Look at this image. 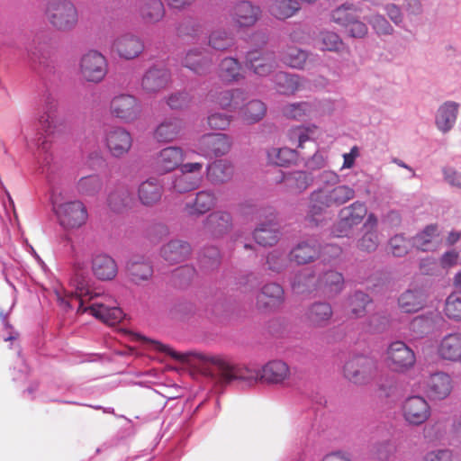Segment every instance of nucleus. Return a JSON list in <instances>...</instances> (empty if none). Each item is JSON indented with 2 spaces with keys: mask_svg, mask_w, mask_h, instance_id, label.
<instances>
[{
  "mask_svg": "<svg viewBox=\"0 0 461 461\" xmlns=\"http://www.w3.org/2000/svg\"><path fill=\"white\" fill-rule=\"evenodd\" d=\"M162 195V186L157 178L142 182L138 189V196L143 205L149 206L158 203Z\"/></svg>",
  "mask_w": 461,
  "mask_h": 461,
  "instance_id": "obj_32",
  "label": "nucleus"
},
{
  "mask_svg": "<svg viewBox=\"0 0 461 461\" xmlns=\"http://www.w3.org/2000/svg\"><path fill=\"white\" fill-rule=\"evenodd\" d=\"M232 175L233 166L227 160H216L207 167V178L213 185L228 182Z\"/></svg>",
  "mask_w": 461,
  "mask_h": 461,
  "instance_id": "obj_36",
  "label": "nucleus"
},
{
  "mask_svg": "<svg viewBox=\"0 0 461 461\" xmlns=\"http://www.w3.org/2000/svg\"><path fill=\"white\" fill-rule=\"evenodd\" d=\"M231 117L221 113H212L208 116V124L212 129L225 130L230 123Z\"/></svg>",
  "mask_w": 461,
  "mask_h": 461,
  "instance_id": "obj_64",
  "label": "nucleus"
},
{
  "mask_svg": "<svg viewBox=\"0 0 461 461\" xmlns=\"http://www.w3.org/2000/svg\"><path fill=\"white\" fill-rule=\"evenodd\" d=\"M220 77L225 82L238 81L242 77L241 65L234 58H225L220 64Z\"/></svg>",
  "mask_w": 461,
  "mask_h": 461,
  "instance_id": "obj_46",
  "label": "nucleus"
},
{
  "mask_svg": "<svg viewBox=\"0 0 461 461\" xmlns=\"http://www.w3.org/2000/svg\"><path fill=\"white\" fill-rule=\"evenodd\" d=\"M299 9L298 2L294 0H273L269 6L270 14L278 20L292 17Z\"/></svg>",
  "mask_w": 461,
  "mask_h": 461,
  "instance_id": "obj_44",
  "label": "nucleus"
},
{
  "mask_svg": "<svg viewBox=\"0 0 461 461\" xmlns=\"http://www.w3.org/2000/svg\"><path fill=\"white\" fill-rule=\"evenodd\" d=\"M131 194L127 187L122 186L112 192L108 196L109 207L114 212H121L130 205Z\"/></svg>",
  "mask_w": 461,
  "mask_h": 461,
  "instance_id": "obj_52",
  "label": "nucleus"
},
{
  "mask_svg": "<svg viewBox=\"0 0 461 461\" xmlns=\"http://www.w3.org/2000/svg\"><path fill=\"white\" fill-rule=\"evenodd\" d=\"M460 104L454 101H446L440 104L435 114V125L443 134L449 132L456 125Z\"/></svg>",
  "mask_w": 461,
  "mask_h": 461,
  "instance_id": "obj_21",
  "label": "nucleus"
},
{
  "mask_svg": "<svg viewBox=\"0 0 461 461\" xmlns=\"http://www.w3.org/2000/svg\"><path fill=\"white\" fill-rule=\"evenodd\" d=\"M191 252L190 245L182 240H171L161 249V256L170 264L184 261Z\"/></svg>",
  "mask_w": 461,
  "mask_h": 461,
  "instance_id": "obj_31",
  "label": "nucleus"
},
{
  "mask_svg": "<svg viewBox=\"0 0 461 461\" xmlns=\"http://www.w3.org/2000/svg\"><path fill=\"white\" fill-rule=\"evenodd\" d=\"M51 203L54 213L61 227L67 230L77 229L87 220L86 206L80 201H64L63 195L58 189L51 193Z\"/></svg>",
  "mask_w": 461,
  "mask_h": 461,
  "instance_id": "obj_6",
  "label": "nucleus"
},
{
  "mask_svg": "<svg viewBox=\"0 0 461 461\" xmlns=\"http://www.w3.org/2000/svg\"><path fill=\"white\" fill-rule=\"evenodd\" d=\"M230 138L222 133L205 134L198 141L199 153L205 158L223 156L230 151Z\"/></svg>",
  "mask_w": 461,
  "mask_h": 461,
  "instance_id": "obj_16",
  "label": "nucleus"
},
{
  "mask_svg": "<svg viewBox=\"0 0 461 461\" xmlns=\"http://www.w3.org/2000/svg\"><path fill=\"white\" fill-rule=\"evenodd\" d=\"M344 285L343 276L336 271L325 272L322 276L316 277L308 268L295 276L292 282L294 293H312L314 290H321L326 294H336L339 293Z\"/></svg>",
  "mask_w": 461,
  "mask_h": 461,
  "instance_id": "obj_5",
  "label": "nucleus"
},
{
  "mask_svg": "<svg viewBox=\"0 0 461 461\" xmlns=\"http://www.w3.org/2000/svg\"><path fill=\"white\" fill-rule=\"evenodd\" d=\"M44 14L50 24L60 32L73 30L78 22L77 9L70 0H48Z\"/></svg>",
  "mask_w": 461,
  "mask_h": 461,
  "instance_id": "obj_7",
  "label": "nucleus"
},
{
  "mask_svg": "<svg viewBox=\"0 0 461 461\" xmlns=\"http://www.w3.org/2000/svg\"><path fill=\"white\" fill-rule=\"evenodd\" d=\"M57 101L51 95L44 97V103L38 114L37 124L23 125L20 138L25 148L32 152L41 168L49 167L52 161V154L50 151V143L44 135L54 132L56 122Z\"/></svg>",
  "mask_w": 461,
  "mask_h": 461,
  "instance_id": "obj_3",
  "label": "nucleus"
},
{
  "mask_svg": "<svg viewBox=\"0 0 461 461\" xmlns=\"http://www.w3.org/2000/svg\"><path fill=\"white\" fill-rule=\"evenodd\" d=\"M143 50L144 44L141 40L131 33L118 36L112 45V50L125 59H131L138 57Z\"/></svg>",
  "mask_w": 461,
  "mask_h": 461,
  "instance_id": "obj_19",
  "label": "nucleus"
},
{
  "mask_svg": "<svg viewBox=\"0 0 461 461\" xmlns=\"http://www.w3.org/2000/svg\"><path fill=\"white\" fill-rule=\"evenodd\" d=\"M185 159V152L180 147L169 146L159 150L153 161L157 173L167 174L180 167Z\"/></svg>",
  "mask_w": 461,
  "mask_h": 461,
  "instance_id": "obj_18",
  "label": "nucleus"
},
{
  "mask_svg": "<svg viewBox=\"0 0 461 461\" xmlns=\"http://www.w3.org/2000/svg\"><path fill=\"white\" fill-rule=\"evenodd\" d=\"M127 271L131 281L136 284L149 279L153 273L149 263L144 260H131L127 264Z\"/></svg>",
  "mask_w": 461,
  "mask_h": 461,
  "instance_id": "obj_48",
  "label": "nucleus"
},
{
  "mask_svg": "<svg viewBox=\"0 0 461 461\" xmlns=\"http://www.w3.org/2000/svg\"><path fill=\"white\" fill-rule=\"evenodd\" d=\"M105 145L112 156L121 158L132 145L131 133L122 127H110L105 131Z\"/></svg>",
  "mask_w": 461,
  "mask_h": 461,
  "instance_id": "obj_17",
  "label": "nucleus"
},
{
  "mask_svg": "<svg viewBox=\"0 0 461 461\" xmlns=\"http://www.w3.org/2000/svg\"><path fill=\"white\" fill-rule=\"evenodd\" d=\"M439 319L438 312H431L427 316H417L411 322V330L417 334V337L428 333Z\"/></svg>",
  "mask_w": 461,
  "mask_h": 461,
  "instance_id": "obj_53",
  "label": "nucleus"
},
{
  "mask_svg": "<svg viewBox=\"0 0 461 461\" xmlns=\"http://www.w3.org/2000/svg\"><path fill=\"white\" fill-rule=\"evenodd\" d=\"M216 195L212 190H202L196 193L195 198L186 203L185 210L189 215H203L211 211L216 204Z\"/></svg>",
  "mask_w": 461,
  "mask_h": 461,
  "instance_id": "obj_28",
  "label": "nucleus"
},
{
  "mask_svg": "<svg viewBox=\"0 0 461 461\" xmlns=\"http://www.w3.org/2000/svg\"><path fill=\"white\" fill-rule=\"evenodd\" d=\"M366 21L379 37L392 35L394 32L391 23L380 14L370 15L366 18Z\"/></svg>",
  "mask_w": 461,
  "mask_h": 461,
  "instance_id": "obj_55",
  "label": "nucleus"
},
{
  "mask_svg": "<svg viewBox=\"0 0 461 461\" xmlns=\"http://www.w3.org/2000/svg\"><path fill=\"white\" fill-rule=\"evenodd\" d=\"M152 348L170 356L173 359L198 369L215 384L237 382L242 388L251 387L258 381L282 384L290 375L288 365L282 360L267 362L261 369L231 365L221 356L207 355L197 351L177 352L159 341L150 340Z\"/></svg>",
  "mask_w": 461,
  "mask_h": 461,
  "instance_id": "obj_1",
  "label": "nucleus"
},
{
  "mask_svg": "<svg viewBox=\"0 0 461 461\" xmlns=\"http://www.w3.org/2000/svg\"><path fill=\"white\" fill-rule=\"evenodd\" d=\"M444 312L449 319L461 321V293L454 292L447 296Z\"/></svg>",
  "mask_w": 461,
  "mask_h": 461,
  "instance_id": "obj_59",
  "label": "nucleus"
},
{
  "mask_svg": "<svg viewBox=\"0 0 461 461\" xmlns=\"http://www.w3.org/2000/svg\"><path fill=\"white\" fill-rule=\"evenodd\" d=\"M266 112L267 107L263 102L252 100L242 107L241 116L248 123H255L263 119Z\"/></svg>",
  "mask_w": 461,
  "mask_h": 461,
  "instance_id": "obj_50",
  "label": "nucleus"
},
{
  "mask_svg": "<svg viewBox=\"0 0 461 461\" xmlns=\"http://www.w3.org/2000/svg\"><path fill=\"white\" fill-rule=\"evenodd\" d=\"M267 160L270 164L278 167H286L297 158V152L290 148H270L267 151Z\"/></svg>",
  "mask_w": 461,
  "mask_h": 461,
  "instance_id": "obj_42",
  "label": "nucleus"
},
{
  "mask_svg": "<svg viewBox=\"0 0 461 461\" xmlns=\"http://www.w3.org/2000/svg\"><path fill=\"white\" fill-rule=\"evenodd\" d=\"M209 44L216 50H225L233 46V36L225 31L217 30L211 33Z\"/></svg>",
  "mask_w": 461,
  "mask_h": 461,
  "instance_id": "obj_56",
  "label": "nucleus"
},
{
  "mask_svg": "<svg viewBox=\"0 0 461 461\" xmlns=\"http://www.w3.org/2000/svg\"><path fill=\"white\" fill-rule=\"evenodd\" d=\"M321 255V245L315 239L299 243L290 253L297 264H307Z\"/></svg>",
  "mask_w": 461,
  "mask_h": 461,
  "instance_id": "obj_30",
  "label": "nucleus"
},
{
  "mask_svg": "<svg viewBox=\"0 0 461 461\" xmlns=\"http://www.w3.org/2000/svg\"><path fill=\"white\" fill-rule=\"evenodd\" d=\"M402 416L411 425H420L430 416V407L421 396H411L405 399L402 406Z\"/></svg>",
  "mask_w": 461,
  "mask_h": 461,
  "instance_id": "obj_14",
  "label": "nucleus"
},
{
  "mask_svg": "<svg viewBox=\"0 0 461 461\" xmlns=\"http://www.w3.org/2000/svg\"><path fill=\"white\" fill-rule=\"evenodd\" d=\"M267 263L270 270L278 273L286 266V256L280 250H273L268 254Z\"/></svg>",
  "mask_w": 461,
  "mask_h": 461,
  "instance_id": "obj_63",
  "label": "nucleus"
},
{
  "mask_svg": "<svg viewBox=\"0 0 461 461\" xmlns=\"http://www.w3.org/2000/svg\"><path fill=\"white\" fill-rule=\"evenodd\" d=\"M136 12L145 23H158L165 15V7L161 0H139Z\"/></svg>",
  "mask_w": 461,
  "mask_h": 461,
  "instance_id": "obj_27",
  "label": "nucleus"
},
{
  "mask_svg": "<svg viewBox=\"0 0 461 461\" xmlns=\"http://www.w3.org/2000/svg\"><path fill=\"white\" fill-rule=\"evenodd\" d=\"M333 315V311L328 303H314L308 307L304 313L305 321L313 328L327 326Z\"/></svg>",
  "mask_w": 461,
  "mask_h": 461,
  "instance_id": "obj_25",
  "label": "nucleus"
},
{
  "mask_svg": "<svg viewBox=\"0 0 461 461\" xmlns=\"http://www.w3.org/2000/svg\"><path fill=\"white\" fill-rule=\"evenodd\" d=\"M184 65L194 73L202 75L209 70L212 59L202 53L200 50L193 49L186 53Z\"/></svg>",
  "mask_w": 461,
  "mask_h": 461,
  "instance_id": "obj_39",
  "label": "nucleus"
},
{
  "mask_svg": "<svg viewBox=\"0 0 461 461\" xmlns=\"http://www.w3.org/2000/svg\"><path fill=\"white\" fill-rule=\"evenodd\" d=\"M319 187L309 197L308 217L316 224L329 208L340 206L355 197V190L339 185V176L331 170L322 171L317 177Z\"/></svg>",
  "mask_w": 461,
  "mask_h": 461,
  "instance_id": "obj_4",
  "label": "nucleus"
},
{
  "mask_svg": "<svg viewBox=\"0 0 461 461\" xmlns=\"http://www.w3.org/2000/svg\"><path fill=\"white\" fill-rule=\"evenodd\" d=\"M366 213V204L358 201L342 208L339 212L338 221L332 227L333 236L348 237L354 228L362 222Z\"/></svg>",
  "mask_w": 461,
  "mask_h": 461,
  "instance_id": "obj_9",
  "label": "nucleus"
},
{
  "mask_svg": "<svg viewBox=\"0 0 461 461\" xmlns=\"http://www.w3.org/2000/svg\"><path fill=\"white\" fill-rule=\"evenodd\" d=\"M334 110V101L325 98L286 104L283 108V113L289 119L305 121L330 115Z\"/></svg>",
  "mask_w": 461,
  "mask_h": 461,
  "instance_id": "obj_8",
  "label": "nucleus"
},
{
  "mask_svg": "<svg viewBox=\"0 0 461 461\" xmlns=\"http://www.w3.org/2000/svg\"><path fill=\"white\" fill-rule=\"evenodd\" d=\"M317 129L316 125L297 126L291 128L287 132V138L291 145L303 148V144L311 140Z\"/></svg>",
  "mask_w": 461,
  "mask_h": 461,
  "instance_id": "obj_49",
  "label": "nucleus"
},
{
  "mask_svg": "<svg viewBox=\"0 0 461 461\" xmlns=\"http://www.w3.org/2000/svg\"><path fill=\"white\" fill-rule=\"evenodd\" d=\"M439 358L449 362H461V332L445 335L437 346Z\"/></svg>",
  "mask_w": 461,
  "mask_h": 461,
  "instance_id": "obj_22",
  "label": "nucleus"
},
{
  "mask_svg": "<svg viewBox=\"0 0 461 461\" xmlns=\"http://www.w3.org/2000/svg\"><path fill=\"white\" fill-rule=\"evenodd\" d=\"M377 373V362L366 356H355L344 366V375L355 384L369 383Z\"/></svg>",
  "mask_w": 461,
  "mask_h": 461,
  "instance_id": "obj_10",
  "label": "nucleus"
},
{
  "mask_svg": "<svg viewBox=\"0 0 461 461\" xmlns=\"http://www.w3.org/2000/svg\"><path fill=\"white\" fill-rule=\"evenodd\" d=\"M385 360L393 371L403 373L414 366L416 357L410 347L404 342L397 340L389 345Z\"/></svg>",
  "mask_w": 461,
  "mask_h": 461,
  "instance_id": "obj_12",
  "label": "nucleus"
},
{
  "mask_svg": "<svg viewBox=\"0 0 461 461\" xmlns=\"http://www.w3.org/2000/svg\"><path fill=\"white\" fill-rule=\"evenodd\" d=\"M244 93L241 90L236 89L232 91H223L219 94L216 103L223 109H230L236 111L241 109L243 104Z\"/></svg>",
  "mask_w": 461,
  "mask_h": 461,
  "instance_id": "obj_45",
  "label": "nucleus"
},
{
  "mask_svg": "<svg viewBox=\"0 0 461 461\" xmlns=\"http://www.w3.org/2000/svg\"><path fill=\"white\" fill-rule=\"evenodd\" d=\"M202 175H188L181 173L173 181L174 191L184 194L196 189L202 183Z\"/></svg>",
  "mask_w": 461,
  "mask_h": 461,
  "instance_id": "obj_47",
  "label": "nucleus"
},
{
  "mask_svg": "<svg viewBox=\"0 0 461 461\" xmlns=\"http://www.w3.org/2000/svg\"><path fill=\"white\" fill-rule=\"evenodd\" d=\"M411 247V240H407L403 235L397 234L392 237L388 242V250L394 257L405 256Z\"/></svg>",
  "mask_w": 461,
  "mask_h": 461,
  "instance_id": "obj_57",
  "label": "nucleus"
},
{
  "mask_svg": "<svg viewBox=\"0 0 461 461\" xmlns=\"http://www.w3.org/2000/svg\"><path fill=\"white\" fill-rule=\"evenodd\" d=\"M80 73L89 82H100L107 73L106 59L95 50L86 53L80 60Z\"/></svg>",
  "mask_w": 461,
  "mask_h": 461,
  "instance_id": "obj_13",
  "label": "nucleus"
},
{
  "mask_svg": "<svg viewBox=\"0 0 461 461\" xmlns=\"http://www.w3.org/2000/svg\"><path fill=\"white\" fill-rule=\"evenodd\" d=\"M102 186V182L97 175L81 177L77 183V190L83 195H94Z\"/></svg>",
  "mask_w": 461,
  "mask_h": 461,
  "instance_id": "obj_58",
  "label": "nucleus"
},
{
  "mask_svg": "<svg viewBox=\"0 0 461 461\" xmlns=\"http://www.w3.org/2000/svg\"><path fill=\"white\" fill-rule=\"evenodd\" d=\"M192 95L187 91H179L171 94L167 100V105L173 110H181L189 106Z\"/></svg>",
  "mask_w": 461,
  "mask_h": 461,
  "instance_id": "obj_61",
  "label": "nucleus"
},
{
  "mask_svg": "<svg viewBox=\"0 0 461 461\" xmlns=\"http://www.w3.org/2000/svg\"><path fill=\"white\" fill-rule=\"evenodd\" d=\"M232 226V216L226 211H216L208 215L204 229L213 237L227 233Z\"/></svg>",
  "mask_w": 461,
  "mask_h": 461,
  "instance_id": "obj_26",
  "label": "nucleus"
},
{
  "mask_svg": "<svg viewBox=\"0 0 461 461\" xmlns=\"http://www.w3.org/2000/svg\"><path fill=\"white\" fill-rule=\"evenodd\" d=\"M306 59L307 53L304 50L295 48H290L282 57L284 63L294 68H302Z\"/></svg>",
  "mask_w": 461,
  "mask_h": 461,
  "instance_id": "obj_60",
  "label": "nucleus"
},
{
  "mask_svg": "<svg viewBox=\"0 0 461 461\" xmlns=\"http://www.w3.org/2000/svg\"><path fill=\"white\" fill-rule=\"evenodd\" d=\"M315 46L323 51L339 52L345 49V44L340 37L332 32H321L315 40Z\"/></svg>",
  "mask_w": 461,
  "mask_h": 461,
  "instance_id": "obj_43",
  "label": "nucleus"
},
{
  "mask_svg": "<svg viewBox=\"0 0 461 461\" xmlns=\"http://www.w3.org/2000/svg\"><path fill=\"white\" fill-rule=\"evenodd\" d=\"M357 14V8L354 5L343 4L331 11L330 20L340 26L348 27Z\"/></svg>",
  "mask_w": 461,
  "mask_h": 461,
  "instance_id": "obj_51",
  "label": "nucleus"
},
{
  "mask_svg": "<svg viewBox=\"0 0 461 461\" xmlns=\"http://www.w3.org/2000/svg\"><path fill=\"white\" fill-rule=\"evenodd\" d=\"M267 222L260 223L254 230L253 236L256 242L261 246H272L279 239L278 226L274 221L275 215L270 212Z\"/></svg>",
  "mask_w": 461,
  "mask_h": 461,
  "instance_id": "obj_29",
  "label": "nucleus"
},
{
  "mask_svg": "<svg viewBox=\"0 0 461 461\" xmlns=\"http://www.w3.org/2000/svg\"><path fill=\"white\" fill-rule=\"evenodd\" d=\"M426 299L427 294L422 289H410L400 296L398 303L403 312H415L424 306Z\"/></svg>",
  "mask_w": 461,
  "mask_h": 461,
  "instance_id": "obj_33",
  "label": "nucleus"
},
{
  "mask_svg": "<svg viewBox=\"0 0 461 461\" xmlns=\"http://www.w3.org/2000/svg\"><path fill=\"white\" fill-rule=\"evenodd\" d=\"M260 8L249 1L236 3L230 12L232 22L239 27L253 26L260 16Z\"/></svg>",
  "mask_w": 461,
  "mask_h": 461,
  "instance_id": "obj_20",
  "label": "nucleus"
},
{
  "mask_svg": "<svg viewBox=\"0 0 461 461\" xmlns=\"http://www.w3.org/2000/svg\"><path fill=\"white\" fill-rule=\"evenodd\" d=\"M94 275L101 280H111L117 274L115 261L107 255H97L92 262Z\"/></svg>",
  "mask_w": 461,
  "mask_h": 461,
  "instance_id": "obj_35",
  "label": "nucleus"
},
{
  "mask_svg": "<svg viewBox=\"0 0 461 461\" xmlns=\"http://www.w3.org/2000/svg\"><path fill=\"white\" fill-rule=\"evenodd\" d=\"M427 393L429 396L435 400L447 398L453 388L451 376L445 372H436L431 374L426 382Z\"/></svg>",
  "mask_w": 461,
  "mask_h": 461,
  "instance_id": "obj_23",
  "label": "nucleus"
},
{
  "mask_svg": "<svg viewBox=\"0 0 461 461\" xmlns=\"http://www.w3.org/2000/svg\"><path fill=\"white\" fill-rule=\"evenodd\" d=\"M276 90L282 95H293L300 87V78L296 75L279 71L274 76Z\"/></svg>",
  "mask_w": 461,
  "mask_h": 461,
  "instance_id": "obj_41",
  "label": "nucleus"
},
{
  "mask_svg": "<svg viewBox=\"0 0 461 461\" xmlns=\"http://www.w3.org/2000/svg\"><path fill=\"white\" fill-rule=\"evenodd\" d=\"M284 290L281 285L271 283L263 286L257 296V303L262 308H273L283 301Z\"/></svg>",
  "mask_w": 461,
  "mask_h": 461,
  "instance_id": "obj_37",
  "label": "nucleus"
},
{
  "mask_svg": "<svg viewBox=\"0 0 461 461\" xmlns=\"http://www.w3.org/2000/svg\"><path fill=\"white\" fill-rule=\"evenodd\" d=\"M183 128V122L178 118L165 120L156 129L155 137L158 141H172L177 138Z\"/></svg>",
  "mask_w": 461,
  "mask_h": 461,
  "instance_id": "obj_40",
  "label": "nucleus"
},
{
  "mask_svg": "<svg viewBox=\"0 0 461 461\" xmlns=\"http://www.w3.org/2000/svg\"><path fill=\"white\" fill-rule=\"evenodd\" d=\"M69 285L72 290H68L62 285L54 289L57 301L64 309L77 308V312H89L109 325H115L123 319L122 309L115 305L112 296L89 290L86 276L78 266L75 268V275L70 279Z\"/></svg>",
  "mask_w": 461,
  "mask_h": 461,
  "instance_id": "obj_2",
  "label": "nucleus"
},
{
  "mask_svg": "<svg viewBox=\"0 0 461 461\" xmlns=\"http://www.w3.org/2000/svg\"><path fill=\"white\" fill-rule=\"evenodd\" d=\"M111 114L123 122H133L142 112L140 102L131 95L121 94L113 97L110 102Z\"/></svg>",
  "mask_w": 461,
  "mask_h": 461,
  "instance_id": "obj_11",
  "label": "nucleus"
},
{
  "mask_svg": "<svg viewBox=\"0 0 461 461\" xmlns=\"http://www.w3.org/2000/svg\"><path fill=\"white\" fill-rule=\"evenodd\" d=\"M370 303L369 296L363 292H356L349 299L351 312L357 317L361 316L366 306Z\"/></svg>",
  "mask_w": 461,
  "mask_h": 461,
  "instance_id": "obj_62",
  "label": "nucleus"
},
{
  "mask_svg": "<svg viewBox=\"0 0 461 461\" xmlns=\"http://www.w3.org/2000/svg\"><path fill=\"white\" fill-rule=\"evenodd\" d=\"M170 81V73L163 66L150 68L143 76L141 86L147 93H156L164 89Z\"/></svg>",
  "mask_w": 461,
  "mask_h": 461,
  "instance_id": "obj_24",
  "label": "nucleus"
},
{
  "mask_svg": "<svg viewBox=\"0 0 461 461\" xmlns=\"http://www.w3.org/2000/svg\"><path fill=\"white\" fill-rule=\"evenodd\" d=\"M246 67L259 77H266L272 73L276 66L274 51L253 50L247 53Z\"/></svg>",
  "mask_w": 461,
  "mask_h": 461,
  "instance_id": "obj_15",
  "label": "nucleus"
},
{
  "mask_svg": "<svg viewBox=\"0 0 461 461\" xmlns=\"http://www.w3.org/2000/svg\"><path fill=\"white\" fill-rule=\"evenodd\" d=\"M438 228L436 224L428 225L413 238L412 245L422 251H431L438 245Z\"/></svg>",
  "mask_w": 461,
  "mask_h": 461,
  "instance_id": "obj_34",
  "label": "nucleus"
},
{
  "mask_svg": "<svg viewBox=\"0 0 461 461\" xmlns=\"http://www.w3.org/2000/svg\"><path fill=\"white\" fill-rule=\"evenodd\" d=\"M282 178L280 181L284 182L285 186L294 193L300 194L304 191L313 181L312 174L305 171H295L285 175L282 171Z\"/></svg>",
  "mask_w": 461,
  "mask_h": 461,
  "instance_id": "obj_38",
  "label": "nucleus"
},
{
  "mask_svg": "<svg viewBox=\"0 0 461 461\" xmlns=\"http://www.w3.org/2000/svg\"><path fill=\"white\" fill-rule=\"evenodd\" d=\"M362 236L357 241V247L359 250L372 253L376 250L380 243L377 230H363Z\"/></svg>",
  "mask_w": 461,
  "mask_h": 461,
  "instance_id": "obj_54",
  "label": "nucleus"
}]
</instances>
